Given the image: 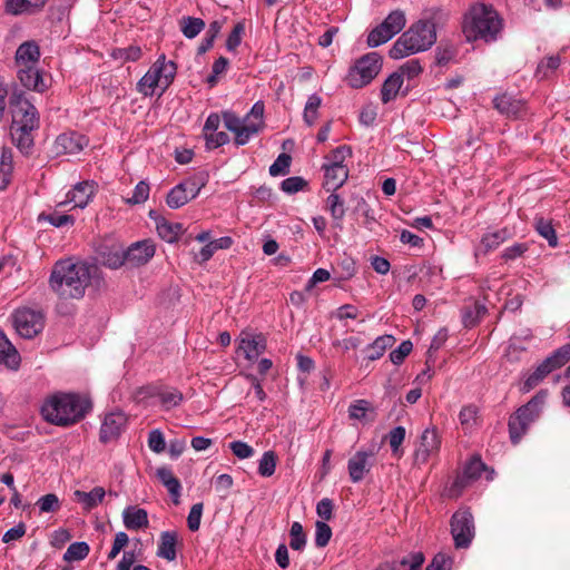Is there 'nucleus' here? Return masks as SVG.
I'll use <instances>...</instances> for the list:
<instances>
[{"label": "nucleus", "mask_w": 570, "mask_h": 570, "mask_svg": "<svg viewBox=\"0 0 570 570\" xmlns=\"http://www.w3.org/2000/svg\"><path fill=\"white\" fill-rule=\"evenodd\" d=\"M267 348V340L263 333L243 331L239 335L238 352L247 361H256Z\"/></svg>", "instance_id": "nucleus-15"}, {"label": "nucleus", "mask_w": 570, "mask_h": 570, "mask_svg": "<svg viewBox=\"0 0 570 570\" xmlns=\"http://www.w3.org/2000/svg\"><path fill=\"white\" fill-rule=\"evenodd\" d=\"M570 361V344H564L547 356L535 370L528 375L523 391L529 392L542 382L550 373L561 368Z\"/></svg>", "instance_id": "nucleus-7"}, {"label": "nucleus", "mask_w": 570, "mask_h": 570, "mask_svg": "<svg viewBox=\"0 0 570 570\" xmlns=\"http://www.w3.org/2000/svg\"><path fill=\"white\" fill-rule=\"evenodd\" d=\"M356 273L355 261L350 256L342 257L335 266H333V281L336 286H341L343 282L351 279Z\"/></svg>", "instance_id": "nucleus-36"}, {"label": "nucleus", "mask_w": 570, "mask_h": 570, "mask_svg": "<svg viewBox=\"0 0 570 570\" xmlns=\"http://www.w3.org/2000/svg\"><path fill=\"white\" fill-rule=\"evenodd\" d=\"M105 489L101 487H95L89 492L77 490L73 493L76 500L81 503L83 509L87 511H90L100 504L105 498Z\"/></svg>", "instance_id": "nucleus-41"}, {"label": "nucleus", "mask_w": 570, "mask_h": 570, "mask_svg": "<svg viewBox=\"0 0 570 570\" xmlns=\"http://www.w3.org/2000/svg\"><path fill=\"white\" fill-rule=\"evenodd\" d=\"M89 546L86 542L71 543L63 554L65 561H79L83 560L89 554Z\"/></svg>", "instance_id": "nucleus-54"}, {"label": "nucleus", "mask_w": 570, "mask_h": 570, "mask_svg": "<svg viewBox=\"0 0 570 570\" xmlns=\"http://www.w3.org/2000/svg\"><path fill=\"white\" fill-rule=\"evenodd\" d=\"M12 122L11 126H40V115L37 108L24 97L23 91L16 90L9 97Z\"/></svg>", "instance_id": "nucleus-9"}, {"label": "nucleus", "mask_w": 570, "mask_h": 570, "mask_svg": "<svg viewBox=\"0 0 570 570\" xmlns=\"http://www.w3.org/2000/svg\"><path fill=\"white\" fill-rule=\"evenodd\" d=\"M97 272L98 266L95 264L72 259L59 261L52 268L49 284L60 297L79 299L83 297Z\"/></svg>", "instance_id": "nucleus-2"}, {"label": "nucleus", "mask_w": 570, "mask_h": 570, "mask_svg": "<svg viewBox=\"0 0 570 570\" xmlns=\"http://www.w3.org/2000/svg\"><path fill=\"white\" fill-rule=\"evenodd\" d=\"M40 58L39 46L35 41L21 43L16 51V65L18 69L37 66Z\"/></svg>", "instance_id": "nucleus-27"}, {"label": "nucleus", "mask_w": 570, "mask_h": 570, "mask_svg": "<svg viewBox=\"0 0 570 570\" xmlns=\"http://www.w3.org/2000/svg\"><path fill=\"white\" fill-rule=\"evenodd\" d=\"M12 322L17 333L23 338H33L45 327L42 313L29 307L16 309Z\"/></svg>", "instance_id": "nucleus-12"}, {"label": "nucleus", "mask_w": 570, "mask_h": 570, "mask_svg": "<svg viewBox=\"0 0 570 570\" xmlns=\"http://www.w3.org/2000/svg\"><path fill=\"white\" fill-rule=\"evenodd\" d=\"M127 416L124 412H110L105 415L99 431V441L107 444L116 441L125 430Z\"/></svg>", "instance_id": "nucleus-19"}, {"label": "nucleus", "mask_w": 570, "mask_h": 570, "mask_svg": "<svg viewBox=\"0 0 570 570\" xmlns=\"http://www.w3.org/2000/svg\"><path fill=\"white\" fill-rule=\"evenodd\" d=\"M435 41V23L432 20H419L399 37L389 55L392 59H402L430 49Z\"/></svg>", "instance_id": "nucleus-4"}, {"label": "nucleus", "mask_w": 570, "mask_h": 570, "mask_svg": "<svg viewBox=\"0 0 570 570\" xmlns=\"http://www.w3.org/2000/svg\"><path fill=\"white\" fill-rule=\"evenodd\" d=\"M305 187H307V181L301 176H292L281 183V189L288 195L298 193Z\"/></svg>", "instance_id": "nucleus-61"}, {"label": "nucleus", "mask_w": 570, "mask_h": 570, "mask_svg": "<svg viewBox=\"0 0 570 570\" xmlns=\"http://www.w3.org/2000/svg\"><path fill=\"white\" fill-rule=\"evenodd\" d=\"M47 0H7L6 12L12 16L33 14L42 10Z\"/></svg>", "instance_id": "nucleus-29"}, {"label": "nucleus", "mask_w": 570, "mask_h": 570, "mask_svg": "<svg viewBox=\"0 0 570 570\" xmlns=\"http://www.w3.org/2000/svg\"><path fill=\"white\" fill-rule=\"evenodd\" d=\"M451 533L454 546L458 549H466L470 547L474 533V520L469 509H460L451 517Z\"/></svg>", "instance_id": "nucleus-10"}, {"label": "nucleus", "mask_w": 570, "mask_h": 570, "mask_svg": "<svg viewBox=\"0 0 570 570\" xmlns=\"http://www.w3.org/2000/svg\"><path fill=\"white\" fill-rule=\"evenodd\" d=\"M12 177V160L11 154L7 156V153L3 150L0 161V190L7 189L9 184L11 183Z\"/></svg>", "instance_id": "nucleus-55"}, {"label": "nucleus", "mask_w": 570, "mask_h": 570, "mask_svg": "<svg viewBox=\"0 0 570 570\" xmlns=\"http://www.w3.org/2000/svg\"><path fill=\"white\" fill-rule=\"evenodd\" d=\"M98 261L106 267L116 269L126 263L125 250L119 246H105L98 252Z\"/></svg>", "instance_id": "nucleus-35"}, {"label": "nucleus", "mask_w": 570, "mask_h": 570, "mask_svg": "<svg viewBox=\"0 0 570 570\" xmlns=\"http://www.w3.org/2000/svg\"><path fill=\"white\" fill-rule=\"evenodd\" d=\"M324 170V188L327 191H336L348 178L347 166H322Z\"/></svg>", "instance_id": "nucleus-28"}, {"label": "nucleus", "mask_w": 570, "mask_h": 570, "mask_svg": "<svg viewBox=\"0 0 570 570\" xmlns=\"http://www.w3.org/2000/svg\"><path fill=\"white\" fill-rule=\"evenodd\" d=\"M155 255V246L150 240L131 244L126 250V262L132 266L145 265Z\"/></svg>", "instance_id": "nucleus-24"}, {"label": "nucleus", "mask_w": 570, "mask_h": 570, "mask_svg": "<svg viewBox=\"0 0 570 570\" xmlns=\"http://www.w3.org/2000/svg\"><path fill=\"white\" fill-rule=\"evenodd\" d=\"M95 195V184L89 181L78 183L66 195V200L58 203L57 207L61 208L66 204L72 203L73 207L85 208Z\"/></svg>", "instance_id": "nucleus-23"}, {"label": "nucleus", "mask_w": 570, "mask_h": 570, "mask_svg": "<svg viewBox=\"0 0 570 570\" xmlns=\"http://www.w3.org/2000/svg\"><path fill=\"white\" fill-rule=\"evenodd\" d=\"M203 186L204 184L196 178L185 179L169 190L166 196V204L173 209L180 208L196 198Z\"/></svg>", "instance_id": "nucleus-13"}, {"label": "nucleus", "mask_w": 570, "mask_h": 570, "mask_svg": "<svg viewBox=\"0 0 570 570\" xmlns=\"http://www.w3.org/2000/svg\"><path fill=\"white\" fill-rule=\"evenodd\" d=\"M403 85L402 73L393 72L383 82L381 88V100L383 104H389L394 100Z\"/></svg>", "instance_id": "nucleus-39"}, {"label": "nucleus", "mask_w": 570, "mask_h": 570, "mask_svg": "<svg viewBox=\"0 0 570 570\" xmlns=\"http://www.w3.org/2000/svg\"><path fill=\"white\" fill-rule=\"evenodd\" d=\"M306 546V534L304 532L303 525L295 521L291 525L289 530V547L293 550L302 551Z\"/></svg>", "instance_id": "nucleus-52"}, {"label": "nucleus", "mask_w": 570, "mask_h": 570, "mask_svg": "<svg viewBox=\"0 0 570 570\" xmlns=\"http://www.w3.org/2000/svg\"><path fill=\"white\" fill-rule=\"evenodd\" d=\"M352 156V148L347 145H341L330 151L325 157L323 166H346L344 164L347 157Z\"/></svg>", "instance_id": "nucleus-47"}, {"label": "nucleus", "mask_w": 570, "mask_h": 570, "mask_svg": "<svg viewBox=\"0 0 570 570\" xmlns=\"http://www.w3.org/2000/svg\"><path fill=\"white\" fill-rule=\"evenodd\" d=\"M332 538V529L324 521H316L315 523V546L324 548L328 544Z\"/></svg>", "instance_id": "nucleus-59"}, {"label": "nucleus", "mask_w": 570, "mask_h": 570, "mask_svg": "<svg viewBox=\"0 0 570 570\" xmlns=\"http://www.w3.org/2000/svg\"><path fill=\"white\" fill-rule=\"evenodd\" d=\"M560 66V57L551 56L544 58L537 67L535 75L537 77L543 79L548 78L551 73H553Z\"/></svg>", "instance_id": "nucleus-57"}, {"label": "nucleus", "mask_w": 570, "mask_h": 570, "mask_svg": "<svg viewBox=\"0 0 570 570\" xmlns=\"http://www.w3.org/2000/svg\"><path fill=\"white\" fill-rule=\"evenodd\" d=\"M458 55V48L452 43L441 42L435 49V63L440 67L448 66Z\"/></svg>", "instance_id": "nucleus-49"}, {"label": "nucleus", "mask_w": 570, "mask_h": 570, "mask_svg": "<svg viewBox=\"0 0 570 570\" xmlns=\"http://www.w3.org/2000/svg\"><path fill=\"white\" fill-rule=\"evenodd\" d=\"M40 126H10V137L12 144L23 156H29L33 151L35 136Z\"/></svg>", "instance_id": "nucleus-22"}, {"label": "nucleus", "mask_w": 570, "mask_h": 570, "mask_svg": "<svg viewBox=\"0 0 570 570\" xmlns=\"http://www.w3.org/2000/svg\"><path fill=\"white\" fill-rule=\"evenodd\" d=\"M88 145L85 135L77 131H67L60 134L53 144V153L56 156L76 155L83 150Z\"/></svg>", "instance_id": "nucleus-18"}, {"label": "nucleus", "mask_w": 570, "mask_h": 570, "mask_svg": "<svg viewBox=\"0 0 570 570\" xmlns=\"http://www.w3.org/2000/svg\"><path fill=\"white\" fill-rule=\"evenodd\" d=\"M493 107L501 115L512 119L523 118L528 114L527 101L507 92L493 99Z\"/></svg>", "instance_id": "nucleus-17"}, {"label": "nucleus", "mask_w": 570, "mask_h": 570, "mask_svg": "<svg viewBox=\"0 0 570 570\" xmlns=\"http://www.w3.org/2000/svg\"><path fill=\"white\" fill-rule=\"evenodd\" d=\"M326 208L335 222H342L345 216L344 200L338 194L332 191L326 199Z\"/></svg>", "instance_id": "nucleus-50"}, {"label": "nucleus", "mask_w": 570, "mask_h": 570, "mask_svg": "<svg viewBox=\"0 0 570 570\" xmlns=\"http://www.w3.org/2000/svg\"><path fill=\"white\" fill-rule=\"evenodd\" d=\"M156 478L167 489L173 499V502L178 504L181 494V484L180 481L174 475L171 469L167 466L158 468L156 470Z\"/></svg>", "instance_id": "nucleus-31"}, {"label": "nucleus", "mask_w": 570, "mask_h": 570, "mask_svg": "<svg viewBox=\"0 0 570 570\" xmlns=\"http://www.w3.org/2000/svg\"><path fill=\"white\" fill-rule=\"evenodd\" d=\"M405 428L404 426H395L393 428L387 435L389 443L392 450V454L397 459L402 458L404 451L401 448L402 443L405 439Z\"/></svg>", "instance_id": "nucleus-48"}, {"label": "nucleus", "mask_w": 570, "mask_h": 570, "mask_svg": "<svg viewBox=\"0 0 570 570\" xmlns=\"http://www.w3.org/2000/svg\"><path fill=\"white\" fill-rule=\"evenodd\" d=\"M277 455L274 451L263 453L258 463V474L263 478H269L275 473Z\"/></svg>", "instance_id": "nucleus-51"}, {"label": "nucleus", "mask_w": 570, "mask_h": 570, "mask_svg": "<svg viewBox=\"0 0 570 570\" xmlns=\"http://www.w3.org/2000/svg\"><path fill=\"white\" fill-rule=\"evenodd\" d=\"M0 364H4L9 368L17 370L20 364V355L17 348L7 337L6 333L0 328Z\"/></svg>", "instance_id": "nucleus-34"}, {"label": "nucleus", "mask_w": 570, "mask_h": 570, "mask_svg": "<svg viewBox=\"0 0 570 570\" xmlns=\"http://www.w3.org/2000/svg\"><path fill=\"white\" fill-rule=\"evenodd\" d=\"M441 448V438L435 428L425 429L420 438V443L414 451V464L423 465L433 455H436Z\"/></svg>", "instance_id": "nucleus-14"}, {"label": "nucleus", "mask_w": 570, "mask_h": 570, "mask_svg": "<svg viewBox=\"0 0 570 570\" xmlns=\"http://www.w3.org/2000/svg\"><path fill=\"white\" fill-rule=\"evenodd\" d=\"M533 227L534 230L548 242L550 247L556 248L558 246V236L552 224V219L535 216Z\"/></svg>", "instance_id": "nucleus-40"}, {"label": "nucleus", "mask_w": 570, "mask_h": 570, "mask_svg": "<svg viewBox=\"0 0 570 570\" xmlns=\"http://www.w3.org/2000/svg\"><path fill=\"white\" fill-rule=\"evenodd\" d=\"M17 76L21 85L29 90L43 92L48 88L43 79V73L37 66L18 69Z\"/></svg>", "instance_id": "nucleus-26"}, {"label": "nucleus", "mask_w": 570, "mask_h": 570, "mask_svg": "<svg viewBox=\"0 0 570 570\" xmlns=\"http://www.w3.org/2000/svg\"><path fill=\"white\" fill-rule=\"evenodd\" d=\"M505 22L493 4L475 2L462 17L461 29L468 43L492 45L502 39Z\"/></svg>", "instance_id": "nucleus-1"}, {"label": "nucleus", "mask_w": 570, "mask_h": 570, "mask_svg": "<svg viewBox=\"0 0 570 570\" xmlns=\"http://www.w3.org/2000/svg\"><path fill=\"white\" fill-rule=\"evenodd\" d=\"M395 341V337L389 334L376 337L374 342L366 347V358L368 361H376L381 358L386 350L394 345Z\"/></svg>", "instance_id": "nucleus-42"}, {"label": "nucleus", "mask_w": 570, "mask_h": 570, "mask_svg": "<svg viewBox=\"0 0 570 570\" xmlns=\"http://www.w3.org/2000/svg\"><path fill=\"white\" fill-rule=\"evenodd\" d=\"M373 452L357 451L347 462L348 475L352 482L362 481L366 473L370 472L372 464L368 462Z\"/></svg>", "instance_id": "nucleus-25"}, {"label": "nucleus", "mask_w": 570, "mask_h": 570, "mask_svg": "<svg viewBox=\"0 0 570 570\" xmlns=\"http://www.w3.org/2000/svg\"><path fill=\"white\" fill-rule=\"evenodd\" d=\"M424 562V556L421 552L412 553L406 557L405 570H421ZM454 560L450 553H436L425 570H452Z\"/></svg>", "instance_id": "nucleus-20"}, {"label": "nucleus", "mask_w": 570, "mask_h": 570, "mask_svg": "<svg viewBox=\"0 0 570 570\" xmlns=\"http://www.w3.org/2000/svg\"><path fill=\"white\" fill-rule=\"evenodd\" d=\"M40 217L55 227H63L67 225L72 226L76 222L72 215L62 214L58 210H55L53 213H50L48 215L42 214Z\"/></svg>", "instance_id": "nucleus-62"}, {"label": "nucleus", "mask_w": 570, "mask_h": 570, "mask_svg": "<svg viewBox=\"0 0 570 570\" xmlns=\"http://www.w3.org/2000/svg\"><path fill=\"white\" fill-rule=\"evenodd\" d=\"M204 28L205 22L200 18L183 17L180 20V30L183 35L188 39H193L198 36L204 30Z\"/></svg>", "instance_id": "nucleus-46"}, {"label": "nucleus", "mask_w": 570, "mask_h": 570, "mask_svg": "<svg viewBox=\"0 0 570 570\" xmlns=\"http://www.w3.org/2000/svg\"><path fill=\"white\" fill-rule=\"evenodd\" d=\"M383 59L377 52H368L354 61L344 77L345 83L353 89L370 85L380 73Z\"/></svg>", "instance_id": "nucleus-6"}, {"label": "nucleus", "mask_w": 570, "mask_h": 570, "mask_svg": "<svg viewBox=\"0 0 570 570\" xmlns=\"http://www.w3.org/2000/svg\"><path fill=\"white\" fill-rule=\"evenodd\" d=\"M156 88H159L158 79L148 69L137 82V91L145 97H150L155 94Z\"/></svg>", "instance_id": "nucleus-53"}, {"label": "nucleus", "mask_w": 570, "mask_h": 570, "mask_svg": "<svg viewBox=\"0 0 570 570\" xmlns=\"http://www.w3.org/2000/svg\"><path fill=\"white\" fill-rule=\"evenodd\" d=\"M177 543L178 533L176 531L161 532L158 541L157 556L167 561H174L177 558Z\"/></svg>", "instance_id": "nucleus-33"}, {"label": "nucleus", "mask_w": 570, "mask_h": 570, "mask_svg": "<svg viewBox=\"0 0 570 570\" xmlns=\"http://www.w3.org/2000/svg\"><path fill=\"white\" fill-rule=\"evenodd\" d=\"M149 193H150L149 184L146 183L145 180H141L135 186L131 197L126 198L125 202H126V204H129V205L144 204L148 199Z\"/></svg>", "instance_id": "nucleus-58"}, {"label": "nucleus", "mask_w": 570, "mask_h": 570, "mask_svg": "<svg viewBox=\"0 0 570 570\" xmlns=\"http://www.w3.org/2000/svg\"><path fill=\"white\" fill-rule=\"evenodd\" d=\"M92 409L87 395L79 393H56L41 406L42 417L58 426H70L81 421Z\"/></svg>", "instance_id": "nucleus-3"}, {"label": "nucleus", "mask_w": 570, "mask_h": 570, "mask_svg": "<svg viewBox=\"0 0 570 570\" xmlns=\"http://www.w3.org/2000/svg\"><path fill=\"white\" fill-rule=\"evenodd\" d=\"M122 521L128 530H140L148 527V513L136 505L127 507L122 512Z\"/></svg>", "instance_id": "nucleus-32"}, {"label": "nucleus", "mask_w": 570, "mask_h": 570, "mask_svg": "<svg viewBox=\"0 0 570 570\" xmlns=\"http://www.w3.org/2000/svg\"><path fill=\"white\" fill-rule=\"evenodd\" d=\"M245 33V23L243 21L237 22L226 39V49L228 51H235L243 39Z\"/></svg>", "instance_id": "nucleus-60"}, {"label": "nucleus", "mask_w": 570, "mask_h": 570, "mask_svg": "<svg viewBox=\"0 0 570 570\" xmlns=\"http://www.w3.org/2000/svg\"><path fill=\"white\" fill-rule=\"evenodd\" d=\"M406 23L402 10L391 11L387 17L367 35L366 43L370 48H376L397 35Z\"/></svg>", "instance_id": "nucleus-8"}, {"label": "nucleus", "mask_w": 570, "mask_h": 570, "mask_svg": "<svg viewBox=\"0 0 570 570\" xmlns=\"http://www.w3.org/2000/svg\"><path fill=\"white\" fill-rule=\"evenodd\" d=\"M222 118L225 128L234 134V144L239 147L249 142V140L262 131L261 124L246 121L238 117L234 111H223Z\"/></svg>", "instance_id": "nucleus-11"}, {"label": "nucleus", "mask_w": 570, "mask_h": 570, "mask_svg": "<svg viewBox=\"0 0 570 570\" xmlns=\"http://www.w3.org/2000/svg\"><path fill=\"white\" fill-rule=\"evenodd\" d=\"M156 396L161 405V407L166 411H169L178 405L184 400L183 393L176 387H160L153 394Z\"/></svg>", "instance_id": "nucleus-38"}, {"label": "nucleus", "mask_w": 570, "mask_h": 570, "mask_svg": "<svg viewBox=\"0 0 570 570\" xmlns=\"http://www.w3.org/2000/svg\"><path fill=\"white\" fill-rule=\"evenodd\" d=\"M510 238H512V233L508 227L485 233L480 240L479 250L487 255Z\"/></svg>", "instance_id": "nucleus-30"}, {"label": "nucleus", "mask_w": 570, "mask_h": 570, "mask_svg": "<svg viewBox=\"0 0 570 570\" xmlns=\"http://www.w3.org/2000/svg\"><path fill=\"white\" fill-rule=\"evenodd\" d=\"M141 55V49L138 46L118 48L112 51V57L122 61H137L140 59Z\"/></svg>", "instance_id": "nucleus-64"}, {"label": "nucleus", "mask_w": 570, "mask_h": 570, "mask_svg": "<svg viewBox=\"0 0 570 570\" xmlns=\"http://www.w3.org/2000/svg\"><path fill=\"white\" fill-rule=\"evenodd\" d=\"M375 410L367 400H356L348 406V417L363 423L374 421Z\"/></svg>", "instance_id": "nucleus-37"}, {"label": "nucleus", "mask_w": 570, "mask_h": 570, "mask_svg": "<svg viewBox=\"0 0 570 570\" xmlns=\"http://www.w3.org/2000/svg\"><path fill=\"white\" fill-rule=\"evenodd\" d=\"M488 309L485 305L475 303L473 307L464 309L462 314V323L464 327L472 328L476 326L485 316Z\"/></svg>", "instance_id": "nucleus-45"}, {"label": "nucleus", "mask_w": 570, "mask_h": 570, "mask_svg": "<svg viewBox=\"0 0 570 570\" xmlns=\"http://www.w3.org/2000/svg\"><path fill=\"white\" fill-rule=\"evenodd\" d=\"M157 233L164 240L174 243L183 233V225L180 223H169L165 218L157 222Z\"/></svg>", "instance_id": "nucleus-43"}, {"label": "nucleus", "mask_w": 570, "mask_h": 570, "mask_svg": "<svg viewBox=\"0 0 570 570\" xmlns=\"http://www.w3.org/2000/svg\"><path fill=\"white\" fill-rule=\"evenodd\" d=\"M322 97L317 94H313L308 97L303 111V120L308 127H312L318 119V110L322 106Z\"/></svg>", "instance_id": "nucleus-44"}, {"label": "nucleus", "mask_w": 570, "mask_h": 570, "mask_svg": "<svg viewBox=\"0 0 570 570\" xmlns=\"http://www.w3.org/2000/svg\"><path fill=\"white\" fill-rule=\"evenodd\" d=\"M548 396L547 390H540L527 404L520 406L510 415L508 428L513 444H518L527 433L531 423L540 415Z\"/></svg>", "instance_id": "nucleus-5"}, {"label": "nucleus", "mask_w": 570, "mask_h": 570, "mask_svg": "<svg viewBox=\"0 0 570 570\" xmlns=\"http://www.w3.org/2000/svg\"><path fill=\"white\" fill-rule=\"evenodd\" d=\"M149 70L158 79L160 89L158 97H160L173 83L177 72V65L173 60H166V56L163 53L150 66Z\"/></svg>", "instance_id": "nucleus-21"}, {"label": "nucleus", "mask_w": 570, "mask_h": 570, "mask_svg": "<svg viewBox=\"0 0 570 570\" xmlns=\"http://www.w3.org/2000/svg\"><path fill=\"white\" fill-rule=\"evenodd\" d=\"M291 161L292 157L288 154L282 153L271 165L269 175L276 177L287 174L289 170Z\"/></svg>", "instance_id": "nucleus-63"}, {"label": "nucleus", "mask_w": 570, "mask_h": 570, "mask_svg": "<svg viewBox=\"0 0 570 570\" xmlns=\"http://www.w3.org/2000/svg\"><path fill=\"white\" fill-rule=\"evenodd\" d=\"M36 505L39 508L41 513H50L57 512L60 509L61 503L57 494L48 493L39 498Z\"/></svg>", "instance_id": "nucleus-56"}, {"label": "nucleus", "mask_w": 570, "mask_h": 570, "mask_svg": "<svg viewBox=\"0 0 570 570\" xmlns=\"http://www.w3.org/2000/svg\"><path fill=\"white\" fill-rule=\"evenodd\" d=\"M488 471V466L481 460L480 455H473L464 465L463 472L459 474L452 483L451 492L459 495L471 482L478 480L482 472Z\"/></svg>", "instance_id": "nucleus-16"}]
</instances>
